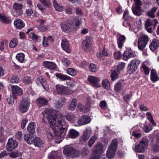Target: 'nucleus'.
I'll return each instance as SVG.
<instances>
[{
	"label": "nucleus",
	"instance_id": "51",
	"mask_svg": "<svg viewBox=\"0 0 159 159\" xmlns=\"http://www.w3.org/2000/svg\"><path fill=\"white\" fill-rule=\"evenodd\" d=\"M2 128H0V142H3L5 140Z\"/></svg>",
	"mask_w": 159,
	"mask_h": 159
},
{
	"label": "nucleus",
	"instance_id": "63",
	"mask_svg": "<svg viewBox=\"0 0 159 159\" xmlns=\"http://www.w3.org/2000/svg\"><path fill=\"white\" fill-rule=\"evenodd\" d=\"M143 129L144 132L146 133L149 132L152 129L151 127L148 125H144Z\"/></svg>",
	"mask_w": 159,
	"mask_h": 159
},
{
	"label": "nucleus",
	"instance_id": "54",
	"mask_svg": "<svg viewBox=\"0 0 159 159\" xmlns=\"http://www.w3.org/2000/svg\"><path fill=\"white\" fill-rule=\"evenodd\" d=\"M129 51H125L124 52L123 56V59L124 60L126 61L130 58L129 57Z\"/></svg>",
	"mask_w": 159,
	"mask_h": 159
},
{
	"label": "nucleus",
	"instance_id": "3",
	"mask_svg": "<svg viewBox=\"0 0 159 159\" xmlns=\"http://www.w3.org/2000/svg\"><path fill=\"white\" fill-rule=\"evenodd\" d=\"M60 113L59 112L57 113L56 115V118H55L52 116V111L50 109H45L43 112V114L44 116L43 119L47 118L48 120L50 125H54L56 122L57 116V115L59 117Z\"/></svg>",
	"mask_w": 159,
	"mask_h": 159
},
{
	"label": "nucleus",
	"instance_id": "5",
	"mask_svg": "<svg viewBox=\"0 0 159 159\" xmlns=\"http://www.w3.org/2000/svg\"><path fill=\"white\" fill-rule=\"evenodd\" d=\"M140 63V61L139 59L135 58L133 59L128 65L127 72L129 74H132L137 69Z\"/></svg>",
	"mask_w": 159,
	"mask_h": 159
},
{
	"label": "nucleus",
	"instance_id": "10",
	"mask_svg": "<svg viewBox=\"0 0 159 159\" xmlns=\"http://www.w3.org/2000/svg\"><path fill=\"white\" fill-rule=\"evenodd\" d=\"M22 4L15 2L13 5V16L16 17L21 16L22 14Z\"/></svg>",
	"mask_w": 159,
	"mask_h": 159
},
{
	"label": "nucleus",
	"instance_id": "1",
	"mask_svg": "<svg viewBox=\"0 0 159 159\" xmlns=\"http://www.w3.org/2000/svg\"><path fill=\"white\" fill-rule=\"evenodd\" d=\"M59 117L57 116L56 122L54 125H51L52 129L56 137L60 138L56 139V142L59 143L63 139L64 132L66 131L67 125L64 120V117L62 114L59 113Z\"/></svg>",
	"mask_w": 159,
	"mask_h": 159
},
{
	"label": "nucleus",
	"instance_id": "44",
	"mask_svg": "<svg viewBox=\"0 0 159 159\" xmlns=\"http://www.w3.org/2000/svg\"><path fill=\"white\" fill-rule=\"evenodd\" d=\"M90 108V106L89 103H86L85 107H82V108H79L80 111L82 112H86L89 111Z\"/></svg>",
	"mask_w": 159,
	"mask_h": 159
},
{
	"label": "nucleus",
	"instance_id": "7",
	"mask_svg": "<svg viewBox=\"0 0 159 159\" xmlns=\"http://www.w3.org/2000/svg\"><path fill=\"white\" fill-rule=\"evenodd\" d=\"M158 22L156 19L152 20L147 19L145 23V28L147 31L149 33H152V31L155 29Z\"/></svg>",
	"mask_w": 159,
	"mask_h": 159
},
{
	"label": "nucleus",
	"instance_id": "14",
	"mask_svg": "<svg viewBox=\"0 0 159 159\" xmlns=\"http://www.w3.org/2000/svg\"><path fill=\"white\" fill-rule=\"evenodd\" d=\"M88 80L94 87L98 88L100 87V85L99 84L100 80L98 77L89 76L88 78Z\"/></svg>",
	"mask_w": 159,
	"mask_h": 159
},
{
	"label": "nucleus",
	"instance_id": "22",
	"mask_svg": "<svg viewBox=\"0 0 159 159\" xmlns=\"http://www.w3.org/2000/svg\"><path fill=\"white\" fill-rule=\"evenodd\" d=\"M36 101L39 107L46 105L48 103V100L46 99L41 97H39L36 100Z\"/></svg>",
	"mask_w": 159,
	"mask_h": 159
},
{
	"label": "nucleus",
	"instance_id": "45",
	"mask_svg": "<svg viewBox=\"0 0 159 159\" xmlns=\"http://www.w3.org/2000/svg\"><path fill=\"white\" fill-rule=\"evenodd\" d=\"M66 72L68 74L72 76H75L77 74L76 70L75 69L72 68L67 69Z\"/></svg>",
	"mask_w": 159,
	"mask_h": 159
},
{
	"label": "nucleus",
	"instance_id": "26",
	"mask_svg": "<svg viewBox=\"0 0 159 159\" xmlns=\"http://www.w3.org/2000/svg\"><path fill=\"white\" fill-rule=\"evenodd\" d=\"M33 143L34 145L37 147L41 148L43 146V142L39 137H35L34 139Z\"/></svg>",
	"mask_w": 159,
	"mask_h": 159
},
{
	"label": "nucleus",
	"instance_id": "28",
	"mask_svg": "<svg viewBox=\"0 0 159 159\" xmlns=\"http://www.w3.org/2000/svg\"><path fill=\"white\" fill-rule=\"evenodd\" d=\"M150 78L152 81L154 82L158 81L159 80V78L155 69H152L151 70Z\"/></svg>",
	"mask_w": 159,
	"mask_h": 159
},
{
	"label": "nucleus",
	"instance_id": "23",
	"mask_svg": "<svg viewBox=\"0 0 159 159\" xmlns=\"http://www.w3.org/2000/svg\"><path fill=\"white\" fill-rule=\"evenodd\" d=\"M159 47V41L156 39L153 40L149 45L150 49L152 51H154Z\"/></svg>",
	"mask_w": 159,
	"mask_h": 159
},
{
	"label": "nucleus",
	"instance_id": "61",
	"mask_svg": "<svg viewBox=\"0 0 159 159\" xmlns=\"http://www.w3.org/2000/svg\"><path fill=\"white\" fill-rule=\"evenodd\" d=\"M28 121V119L27 118H25L22 120L21 123V127L22 129H24Z\"/></svg>",
	"mask_w": 159,
	"mask_h": 159
},
{
	"label": "nucleus",
	"instance_id": "25",
	"mask_svg": "<svg viewBox=\"0 0 159 159\" xmlns=\"http://www.w3.org/2000/svg\"><path fill=\"white\" fill-rule=\"evenodd\" d=\"M14 24L17 29H20L23 28L25 25L22 21L19 19L15 20Z\"/></svg>",
	"mask_w": 159,
	"mask_h": 159
},
{
	"label": "nucleus",
	"instance_id": "19",
	"mask_svg": "<svg viewBox=\"0 0 159 159\" xmlns=\"http://www.w3.org/2000/svg\"><path fill=\"white\" fill-rule=\"evenodd\" d=\"M12 94L17 95H21L23 93L21 89L18 86L15 85L11 86Z\"/></svg>",
	"mask_w": 159,
	"mask_h": 159
},
{
	"label": "nucleus",
	"instance_id": "52",
	"mask_svg": "<svg viewBox=\"0 0 159 159\" xmlns=\"http://www.w3.org/2000/svg\"><path fill=\"white\" fill-rule=\"evenodd\" d=\"M20 81L18 76L17 75H14L12 76L11 82L13 83H18Z\"/></svg>",
	"mask_w": 159,
	"mask_h": 159
},
{
	"label": "nucleus",
	"instance_id": "24",
	"mask_svg": "<svg viewBox=\"0 0 159 159\" xmlns=\"http://www.w3.org/2000/svg\"><path fill=\"white\" fill-rule=\"evenodd\" d=\"M132 10L133 14L136 16H139L142 14V7L132 6Z\"/></svg>",
	"mask_w": 159,
	"mask_h": 159
},
{
	"label": "nucleus",
	"instance_id": "9",
	"mask_svg": "<svg viewBox=\"0 0 159 159\" xmlns=\"http://www.w3.org/2000/svg\"><path fill=\"white\" fill-rule=\"evenodd\" d=\"M30 103L28 98H25L22 99L20 102L19 109L22 113L26 112L29 107Z\"/></svg>",
	"mask_w": 159,
	"mask_h": 159
},
{
	"label": "nucleus",
	"instance_id": "2",
	"mask_svg": "<svg viewBox=\"0 0 159 159\" xmlns=\"http://www.w3.org/2000/svg\"><path fill=\"white\" fill-rule=\"evenodd\" d=\"M118 141L117 139L112 140L111 144L107 151L106 156L109 159H111L115 155V152L117 148Z\"/></svg>",
	"mask_w": 159,
	"mask_h": 159
},
{
	"label": "nucleus",
	"instance_id": "56",
	"mask_svg": "<svg viewBox=\"0 0 159 159\" xmlns=\"http://www.w3.org/2000/svg\"><path fill=\"white\" fill-rule=\"evenodd\" d=\"M20 154L18 151H16L11 153L10 155V156L11 157H19Z\"/></svg>",
	"mask_w": 159,
	"mask_h": 159
},
{
	"label": "nucleus",
	"instance_id": "20",
	"mask_svg": "<svg viewBox=\"0 0 159 159\" xmlns=\"http://www.w3.org/2000/svg\"><path fill=\"white\" fill-rule=\"evenodd\" d=\"M24 139L25 141L29 144H31L33 143L34 139L33 134H25Z\"/></svg>",
	"mask_w": 159,
	"mask_h": 159
},
{
	"label": "nucleus",
	"instance_id": "37",
	"mask_svg": "<svg viewBox=\"0 0 159 159\" xmlns=\"http://www.w3.org/2000/svg\"><path fill=\"white\" fill-rule=\"evenodd\" d=\"M119 71L113 70L111 72V80L112 81H114L118 78V75L119 74Z\"/></svg>",
	"mask_w": 159,
	"mask_h": 159
},
{
	"label": "nucleus",
	"instance_id": "33",
	"mask_svg": "<svg viewBox=\"0 0 159 159\" xmlns=\"http://www.w3.org/2000/svg\"><path fill=\"white\" fill-rule=\"evenodd\" d=\"M77 100L75 98L72 99L71 102L68 107V109L70 110H74L76 107Z\"/></svg>",
	"mask_w": 159,
	"mask_h": 159
},
{
	"label": "nucleus",
	"instance_id": "32",
	"mask_svg": "<svg viewBox=\"0 0 159 159\" xmlns=\"http://www.w3.org/2000/svg\"><path fill=\"white\" fill-rule=\"evenodd\" d=\"M155 144L153 146L154 152L158 151L159 150V134H158L156 136Z\"/></svg>",
	"mask_w": 159,
	"mask_h": 159
},
{
	"label": "nucleus",
	"instance_id": "16",
	"mask_svg": "<svg viewBox=\"0 0 159 159\" xmlns=\"http://www.w3.org/2000/svg\"><path fill=\"white\" fill-rule=\"evenodd\" d=\"M125 83L124 80H120L116 83L115 86L114 90L117 92L121 91L122 89L125 86Z\"/></svg>",
	"mask_w": 159,
	"mask_h": 159
},
{
	"label": "nucleus",
	"instance_id": "46",
	"mask_svg": "<svg viewBox=\"0 0 159 159\" xmlns=\"http://www.w3.org/2000/svg\"><path fill=\"white\" fill-rule=\"evenodd\" d=\"M17 39L15 38L12 39L9 43V47L11 48H14L18 44Z\"/></svg>",
	"mask_w": 159,
	"mask_h": 159
},
{
	"label": "nucleus",
	"instance_id": "64",
	"mask_svg": "<svg viewBox=\"0 0 159 159\" xmlns=\"http://www.w3.org/2000/svg\"><path fill=\"white\" fill-rule=\"evenodd\" d=\"M30 37L33 40L37 41L38 39V37L34 33H31L30 36Z\"/></svg>",
	"mask_w": 159,
	"mask_h": 159
},
{
	"label": "nucleus",
	"instance_id": "27",
	"mask_svg": "<svg viewBox=\"0 0 159 159\" xmlns=\"http://www.w3.org/2000/svg\"><path fill=\"white\" fill-rule=\"evenodd\" d=\"M48 41L51 43L53 42V39L51 36H49L47 38L45 36L43 37V44L44 47H47L48 45Z\"/></svg>",
	"mask_w": 159,
	"mask_h": 159
},
{
	"label": "nucleus",
	"instance_id": "62",
	"mask_svg": "<svg viewBox=\"0 0 159 159\" xmlns=\"http://www.w3.org/2000/svg\"><path fill=\"white\" fill-rule=\"evenodd\" d=\"M102 148V145L101 143L97 144L95 146V151L97 152L101 150Z\"/></svg>",
	"mask_w": 159,
	"mask_h": 159
},
{
	"label": "nucleus",
	"instance_id": "48",
	"mask_svg": "<svg viewBox=\"0 0 159 159\" xmlns=\"http://www.w3.org/2000/svg\"><path fill=\"white\" fill-rule=\"evenodd\" d=\"M142 68L143 69L144 74L145 75H147L149 74L150 71L149 68L144 63L142 65Z\"/></svg>",
	"mask_w": 159,
	"mask_h": 159
},
{
	"label": "nucleus",
	"instance_id": "13",
	"mask_svg": "<svg viewBox=\"0 0 159 159\" xmlns=\"http://www.w3.org/2000/svg\"><path fill=\"white\" fill-rule=\"evenodd\" d=\"M18 146L17 142L12 138H10L6 146L7 151H11L16 148Z\"/></svg>",
	"mask_w": 159,
	"mask_h": 159
},
{
	"label": "nucleus",
	"instance_id": "55",
	"mask_svg": "<svg viewBox=\"0 0 159 159\" xmlns=\"http://www.w3.org/2000/svg\"><path fill=\"white\" fill-rule=\"evenodd\" d=\"M96 139L95 136H92L89 141V146L91 147L92 145L94 143Z\"/></svg>",
	"mask_w": 159,
	"mask_h": 159
},
{
	"label": "nucleus",
	"instance_id": "35",
	"mask_svg": "<svg viewBox=\"0 0 159 159\" xmlns=\"http://www.w3.org/2000/svg\"><path fill=\"white\" fill-rule=\"evenodd\" d=\"M65 117L67 120L71 122H73L76 119V117L73 114H67Z\"/></svg>",
	"mask_w": 159,
	"mask_h": 159
},
{
	"label": "nucleus",
	"instance_id": "8",
	"mask_svg": "<svg viewBox=\"0 0 159 159\" xmlns=\"http://www.w3.org/2000/svg\"><path fill=\"white\" fill-rule=\"evenodd\" d=\"M63 152L66 156L71 158L77 157L79 155L78 151L71 146L66 147Z\"/></svg>",
	"mask_w": 159,
	"mask_h": 159
},
{
	"label": "nucleus",
	"instance_id": "11",
	"mask_svg": "<svg viewBox=\"0 0 159 159\" xmlns=\"http://www.w3.org/2000/svg\"><path fill=\"white\" fill-rule=\"evenodd\" d=\"M91 121L90 117L84 115L80 117L77 121V124L75 126H81L89 123Z\"/></svg>",
	"mask_w": 159,
	"mask_h": 159
},
{
	"label": "nucleus",
	"instance_id": "39",
	"mask_svg": "<svg viewBox=\"0 0 159 159\" xmlns=\"http://www.w3.org/2000/svg\"><path fill=\"white\" fill-rule=\"evenodd\" d=\"M49 159H59L58 153L57 151H52L50 155L48 156Z\"/></svg>",
	"mask_w": 159,
	"mask_h": 159
},
{
	"label": "nucleus",
	"instance_id": "57",
	"mask_svg": "<svg viewBox=\"0 0 159 159\" xmlns=\"http://www.w3.org/2000/svg\"><path fill=\"white\" fill-rule=\"evenodd\" d=\"M135 3V6H134L142 7L143 5V3L140 0H133Z\"/></svg>",
	"mask_w": 159,
	"mask_h": 159
},
{
	"label": "nucleus",
	"instance_id": "60",
	"mask_svg": "<svg viewBox=\"0 0 159 159\" xmlns=\"http://www.w3.org/2000/svg\"><path fill=\"white\" fill-rule=\"evenodd\" d=\"M33 11L31 9H27L26 12L25 14L26 16L29 17H30L33 14Z\"/></svg>",
	"mask_w": 159,
	"mask_h": 159
},
{
	"label": "nucleus",
	"instance_id": "59",
	"mask_svg": "<svg viewBox=\"0 0 159 159\" xmlns=\"http://www.w3.org/2000/svg\"><path fill=\"white\" fill-rule=\"evenodd\" d=\"M23 82L25 84H30L32 83L31 80L29 77H26L23 80Z\"/></svg>",
	"mask_w": 159,
	"mask_h": 159
},
{
	"label": "nucleus",
	"instance_id": "15",
	"mask_svg": "<svg viewBox=\"0 0 159 159\" xmlns=\"http://www.w3.org/2000/svg\"><path fill=\"white\" fill-rule=\"evenodd\" d=\"M82 48L85 51L89 50L91 47V41L89 39L84 40L82 43Z\"/></svg>",
	"mask_w": 159,
	"mask_h": 159
},
{
	"label": "nucleus",
	"instance_id": "18",
	"mask_svg": "<svg viewBox=\"0 0 159 159\" xmlns=\"http://www.w3.org/2000/svg\"><path fill=\"white\" fill-rule=\"evenodd\" d=\"M67 89L66 87L61 85H57L56 86V90L58 94H64L67 93Z\"/></svg>",
	"mask_w": 159,
	"mask_h": 159
},
{
	"label": "nucleus",
	"instance_id": "12",
	"mask_svg": "<svg viewBox=\"0 0 159 159\" xmlns=\"http://www.w3.org/2000/svg\"><path fill=\"white\" fill-rule=\"evenodd\" d=\"M91 131L87 129L83 131V134L79 138V140L81 143H84L86 142L91 136Z\"/></svg>",
	"mask_w": 159,
	"mask_h": 159
},
{
	"label": "nucleus",
	"instance_id": "6",
	"mask_svg": "<svg viewBox=\"0 0 159 159\" xmlns=\"http://www.w3.org/2000/svg\"><path fill=\"white\" fill-rule=\"evenodd\" d=\"M149 40L148 37L145 34L140 36L138 38V47L139 49L143 51L145 48Z\"/></svg>",
	"mask_w": 159,
	"mask_h": 159
},
{
	"label": "nucleus",
	"instance_id": "30",
	"mask_svg": "<svg viewBox=\"0 0 159 159\" xmlns=\"http://www.w3.org/2000/svg\"><path fill=\"white\" fill-rule=\"evenodd\" d=\"M126 38L124 35H120L117 39V44L119 48H121L124 43Z\"/></svg>",
	"mask_w": 159,
	"mask_h": 159
},
{
	"label": "nucleus",
	"instance_id": "34",
	"mask_svg": "<svg viewBox=\"0 0 159 159\" xmlns=\"http://www.w3.org/2000/svg\"><path fill=\"white\" fill-rule=\"evenodd\" d=\"M53 3L54 8L57 11H61L64 9L63 7L59 5L56 0H53Z\"/></svg>",
	"mask_w": 159,
	"mask_h": 159
},
{
	"label": "nucleus",
	"instance_id": "40",
	"mask_svg": "<svg viewBox=\"0 0 159 159\" xmlns=\"http://www.w3.org/2000/svg\"><path fill=\"white\" fill-rule=\"evenodd\" d=\"M56 75L57 78L62 80H70V77L61 74L56 73Z\"/></svg>",
	"mask_w": 159,
	"mask_h": 159
},
{
	"label": "nucleus",
	"instance_id": "36",
	"mask_svg": "<svg viewBox=\"0 0 159 159\" xmlns=\"http://www.w3.org/2000/svg\"><path fill=\"white\" fill-rule=\"evenodd\" d=\"M34 123L31 122L29 123L27 127V130L30 134H33L35 132Z\"/></svg>",
	"mask_w": 159,
	"mask_h": 159
},
{
	"label": "nucleus",
	"instance_id": "41",
	"mask_svg": "<svg viewBox=\"0 0 159 159\" xmlns=\"http://www.w3.org/2000/svg\"><path fill=\"white\" fill-rule=\"evenodd\" d=\"M41 3L44 6L50 7L51 5L50 0H39Z\"/></svg>",
	"mask_w": 159,
	"mask_h": 159
},
{
	"label": "nucleus",
	"instance_id": "31",
	"mask_svg": "<svg viewBox=\"0 0 159 159\" xmlns=\"http://www.w3.org/2000/svg\"><path fill=\"white\" fill-rule=\"evenodd\" d=\"M65 100L64 99L61 98L58 100L55 103V107L58 109L62 108L63 105L65 104Z\"/></svg>",
	"mask_w": 159,
	"mask_h": 159
},
{
	"label": "nucleus",
	"instance_id": "42",
	"mask_svg": "<svg viewBox=\"0 0 159 159\" xmlns=\"http://www.w3.org/2000/svg\"><path fill=\"white\" fill-rule=\"evenodd\" d=\"M16 57L18 61L22 63L24 61L25 55L23 53H19L17 54Z\"/></svg>",
	"mask_w": 159,
	"mask_h": 159
},
{
	"label": "nucleus",
	"instance_id": "49",
	"mask_svg": "<svg viewBox=\"0 0 159 159\" xmlns=\"http://www.w3.org/2000/svg\"><path fill=\"white\" fill-rule=\"evenodd\" d=\"M8 42L7 40L2 41L0 43V49L2 51L8 45Z\"/></svg>",
	"mask_w": 159,
	"mask_h": 159
},
{
	"label": "nucleus",
	"instance_id": "47",
	"mask_svg": "<svg viewBox=\"0 0 159 159\" xmlns=\"http://www.w3.org/2000/svg\"><path fill=\"white\" fill-rule=\"evenodd\" d=\"M89 70L92 72H94L98 70V67L95 64L92 63L90 64L89 66Z\"/></svg>",
	"mask_w": 159,
	"mask_h": 159
},
{
	"label": "nucleus",
	"instance_id": "4",
	"mask_svg": "<svg viewBox=\"0 0 159 159\" xmlns=\"http://www.w3.org/2000/svg\"><path fill=\"white\" fill-rule=\"evenodd\" d=\"M148 144V140L146 137H143L139 143L135 146L134 149L135 152H143L147 148Z\"/></svg>",
	"mask_w": 159,
	"mask_h": 159
},
{
	"label": "nucleus",
	"instance_id": "53",
	"mask_svg": "<svg viewBox=\"0 0 159 159\" xmlns=\"http://www.w3.org/2000/svg\"><path fill=\"white\" fill-rule=\"evenodd\" d=\"M125 66V64L123 62H121L119 63L117 66V71H119L122 70L124 69Z\"/></svg>",
	"mask_w": 159,
	"mask_h": 159
},
{
	"label": "nucleus",
	"instance_id": "17",
	"mask_svg": "<svg viewBox=\"0 0 159 159\" xmlns=\"http://www.w3.org/2000/svg\"><path fill=\"white\" fill-rule=\"evenodd\" d=\"M61 46L62 48L66 52L70 53L71 50L69 48V43L68 42L66 39L62 41Z\"/></svg>",
	"mask_w": 159,
	"mask_h": 159
},
{
	"label": "nucleus",
	"instance_id": "38",
	"mask_svg": "<svg viewBox=\"0 0 159 159\" xmlns=\"http://www.w3.org/2000/svg\"><path fill=\"white\" fill-rule=\"evenodd\" d=\"M0 20L2 22L6 23H8L10 20L8 17L3 14H0Z\"/></svg>",
	"mask_w": 159,
	"mask_h": 159
},
{
	"label": "nucleus",
	"instance_id": "50",
	"mask_svg": "<svg viewBox=\"0 0 159 159\" xmlns=\"http://www.w3.org/2000/svg\"><path fill=\"white\" fill-rule=\"evenodd\" d=\"M102 84L103 87L104 88L107 89H108L109 87L110 83L108 80L107 79H105V80L102 81Z\"/></svg>",
	"mask_w": 159,
	"mask_h": 159
},
{
	"label": "nucleus",
	"instance_id": "29",
	"mask_svg": "<svg viewBox=\"0 0 159 159\" xmlns=\"http://www.w3.org/2000/svg\"><path fill=\"white\" fill-rule=\"evenodd\" d=\"M44 66L46 68L52 70L55 69L56 67V65L54 63L48 61L44 62Z\"/></svg>",
	"mask_w": 159,
	"mask_h": 159
},
{
	"label": "nucleus",
	"instance_id": "43",
	"mask_svg": "<svg viewBox=\"0 0 159 159\" xmlns=\"http://www.w3.org/2000/svg\"><path fill=\"white\" fill-rule=\"evenodd\" d=\"M157 8L156 7H154L152 8L151 10L148 12V16L152 18H154L155 17L154 13L156 11Z\"/></svg>",
	"mask_w": 159,
	"mask_h": 159
},
{
	"label": "nucleus",
	"instance_id": "21",
	"mask_svg": "<svg viewBox=\"0 0 159 159\" xmlns=\"http://www.w3.org/2000/svg\"><path fill=\"white\" fill-rule=\"evenodd\" d=\"M79 135V132L75 129H70L68 134V137L72 139H75L78 137Z\"/></svg>",
	"mask_w": 159,
	"mask_h": 159
},
{
	"label": "nucleus",
	"instance_id": "58",
	"mask_svg": "<svg viewBox=\"0 0 159 159\" xmlns=\"http://www.w3.org/2000/svg\"><path fill=\"white\" fill-rule=\"evenodd\" d=\"M71 25L70 23H67L62 26V29L66 31L69 30Z\"/></svg>",
	"mask_w": 159,
	"mask_h": 159
}]
</instances>
